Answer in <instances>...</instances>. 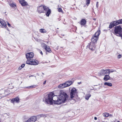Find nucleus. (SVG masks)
<instances>
[{"label": "nucleus", "mask_w": 122, "mask_h": 122, "mask_svg": "<svg viewBox=\"0 0 122 122\" xmlns=\"http://www.w3.org/2000/svg\"><path fill=\"white\" fill-rule=\"evenodd\" d=\"M9 5L11 7L13 8H16V5L14 3L12 2V3H10Z\"/></svg>", "instance_id": "f3484780"}, {"label": "nucleus", "mask_w": 122, "mask_h": 122, "mask_svg": "<svg viewBox=\"0 0 122 122\" xmlns=\"http://www.w3.org/2000/svg\"><path fill=\"white\" fill-rule=\"evenodd\" d=\"M1 121V120H0V122Z\"/></svg>", "instance_id": "09e8293b"}, {"label": "nucleus", "mask_w": 122, "mask_h": 122, "mask_svg": "<svg viewBox=\"0 0 122 122\" xmlns=\"http://www.w3.org/2000/svg\"><path fill=\"white\" fill-rule=\"evenodd\" d=\"M114 21L112 22H111L109 26V28L110 29H111L112 27H113L114 26H116V25H115L114 24Z\"/></svg>", "instance_id": "aec40b11"}, {"label": "nucleus", "mask_w": 122, "mask_h": 122, "mask_svg": "<svg viewBox=\"0 0 122 122\" xmlns=\"http://www.w3.org/2000/svg\"><path fill=\"white\" fill-rule=\"evenodd\" d=\"M8 26H9V27H10V28H13V27L11 26L10 25V24L8 23Z\"/></svg>", "instance_id": "f704fd0d"}, {"label": "nucleus", "mask_w": 122, "mask_h": 122, "mask_svg": "<svg viewBox=\"0 0 122 122\" xmlns=\"http://www.w3.org/2000/svg\"><path fill=\"white\" fill-rule=\"evenodd\" d=\"M97 117H94V119L95 120H97Z\"/></svg>", "instance_id": "37998d69"}, {"label": "nucleus", "mask_w": 122, "mask_h": 122, "mask_svg": "<svg viewBox=\"0 0 122 122\" xmlns=\"http://www.w3.org/2000/svg\"><path fill=\"white\" fill-rule=\"evenodd\" d=\"M93 19L94 20H96V19H95V18Z\"/></svg>", "instance_id": "49530a36"}, {"label": "nucleus", "mask_w": 122, "mask_h": 122, "mask_svg": "<svg viewBox=\"0 0 122 122\" xmlns=\"http://www.w3.org/2000/svg\"><path fill=\"white\" fill-rule=\"evenodd\" d=\"M91 95L90 93H88L86 95L85 97V98L87 100H88L89 98L91 97Z\"/></svg>", "instance_id": "6ab92c4d"}, {"label": "nucleus", "mask_w": 122, "mask_h": 122, "mask_svg": "<svg viewBox=\"0 0 122 122\" xmlns=\"http://www.w3.org/2000/svg\"><path fill=\"white\" fill-rule=\"evenodd\" d=\"M20 2L22 6H24L27 5V3L24 0H20Z\"/></svg>", "instance_id": "f8f14e48"}, {"label": "nucleus", "mask_w": 122, "mask_h": 122, "mask_svg": "<svg viewBox=\"0 0 122 122\" xmlns=\"http://www.w3.org/2000/svg\"><path fill=\"white\" fill-rule=\"evenodd\" d=\"M65 83L60 84L58 86V87L59 88H63L66 87Z\"/></svg>", "instance_id": "a211bd4d"}, {"label": "nucleus", "mask_w": 122, "mask_h": 122, "mask_svg": "<svg viewBox=\"0 0 122 122\" xmlns=\"http://www.w3.org/2000/svg\"><path fill=\"white\" fill-rule=\"evenodd\" d=\"M77 90L73 87L70 89V95L71 99L75 100L77 97Z\"/></svg>", "instance_id": "f03ea898"}, {"label": "nucleus", "mask_w": 122, "mask_h": 122, "mask_svg": "<svg viewBox=\"0 0 122 122\" xmlns=\"http://www.w3.org/2000/svg\"><path fill=\"white\" fill-rule=\"evenodd\" d=\"M25 122H30L29 119H28L27 121H26Z\"/></svg>", "instance_id": "a19ab883"}, {"label": "nucleus", "mask_w": 122, "mask_h": 122, "mask_svg": "<svg viewBox=\"0 0 122 122\" xmlns=\"http://www.w3.org/2000/svg\"><path fill=\"white\" fill-rule=\"evenodd\" d=\"M41 46H42L45 49V48L46 46H47L44 43H43L41 44Z\"/></svg>", "instance_id": "2f4dec72"}, {"label": "nucleus", "mask_w": 122, "mask_h": 122, "mask_svg": "<svg viewBox=\"0 0 122 122\" xmlns=\"http://www.w3.org/2000/svg\"><path fill=\"white\" fill-rule=\"evenodd\" d=\"M40 53L42 55H43V53L42 51H41Z\"/></svg>", "instance_id": "c03bdc74"}, {"label": "nucleus", "mask_w": 122, "mask_h": 122, "mask_svg": "<svg viewBox=\"0 0 122 122\" xmlns=\"http://www.w3.org/2000/svg\"><path fill=\"white\" fill-rule=\"evenodd\" d=\"M109 75V74H107L104 76H105L103 79L104 80L107 81L110 79L111 77Z\"/></svg>", "instance_id": "ddd939ff"}, {"label": "nucleus", "mask_w": 122, "mask_h": 122, "mask_svg": "<svg viewBox=\"0 0 122 122\" xmlns=\"http://www.w3.org/2000/svg\"><path fill=\"white\" fill-rule=\"evenodd\" d=\"M107 74H108V69H102L98 73V75L100 76H104Z\"/></svg>", "instance_id": "39448f33"}, {"label": "nucleus", "mask_w": 122, "mask_h": 122, "mask_svg": "<svg viewBox=\"0 0 122 122\" xmlns=\"http://www.w3.org/2000/svg\"><path fill=\"white\" fill-rule=\"evenodd\" d=\"M98 2H97L96 3V7H97L98 8Z\"/></svg>", "instance_id": "e433bc0d"}, {"label": "nucleus", "mask_w": 122, "mask_h": 122, "mask_svg": "<svg viewBox=\"0 0 122 122\" xmlns=\"http://www.w3.org/2000/svg\"><path fill=\"white\" fill-rule=\"evenodd\" d=\"M91 90H97L96 89H95V88H94L93 87H92V88H91Z\"/></svg>", "instance_id": "ea45409f"}, {"label": "nucleus", "mask_w": 122, "mask_h": 122, "mask_svg": "<svg viewBox=\"0 0 122 122\" xmlns=\"http://www.w3.org/2000/svg\"><path fill=\"white\" fill-rule=\"evenodd\" d=\"M103 116L105 117H106L108 116L109 115V113H104L103 114Z\"/></svg>", "instance_id": "a878e982"}, {"label": "nucleus", "mask_w": 122, "mask_h": 122, "mask_svg": "<svg viewBox=\"0 0 122 122\" xmlns=\"http://www.w3.org/2000/svg\"><path fill=\"white\" fill-rule=\"evenodd\" d=\"M117 122H120L119 121H118Z\"/></svg>", "instance_id": "de8ad7c7"}, {"label": "nucleus", "mask_w": 122, "mask_h": 122, "mask_svg": "<svg viewBox=\"0 0 122 122\" xmlns=\"http://www.w3.org/2000/svg\"><path fill=\"white\" fill-rule=\"evenodd\" d=\"M57 9L58 10L59 12H62V13H63V11L62 10V9L61 8H58Z\"/></svg>", "instance_id": "7c9ffc66"}, {"label": "nucleus", "mask_w": 122, "mask_h": 122, "mask_svg": "<svg viewBox=\"0 0 122 122\" xmlns=\"http://www.w3.org/2000/svg\"><path fill=\"white\" fill-rule=\"evenodd\" d=\"M22 68L21 67V66H20L18 68V69L19 70H20L21 69H22Z\"/></svg>", "instance_id": "4c0bfd02"}, {"label": "nucleus", "mask_w": 122, "mask_h": 122, "mask_svg": "<svg viewBox=\"0 0 122 122\" xmlns=\"http://www.w3.org/2000/svg\"><path fill=\"white\" fill-rule=\"evenodd\" d=\"M114 34L117 36L122 37V28L120 26H118L115 27Z\"/></svg>", "instance_id": "7ed1b4c3"}, {"label": "nucleus", "mask_w": 122, "mask_h": 122, "mask_svg": "<svg viewBox=\"0 0 122 122\" xmlns=\"http://www.w3.org/2000/svg\"><path fill=\"white\" fill-rule=\"evenodd\" d=\"M44 74L43 73H41V76H42V77H43L44 76Z\"/></svg>", "instance_id": "58836bf2"}, {"label": "nucleus", "mask_w": 122, "mask_h": 122, "mask_svg": "<svg viewBox=\"0 0 122 122\" xmlns=\"http://www.w3.org/2000/svg\"><path fill=\"white\" fill-rule=\"evenodd\" d=\"M73 81H66L65 83V85L66 86V87L67 86H70L71 85L72 83H73Z\"/></svg>", "instance_id": "4468645a"}, {"label": "nucleus", "mask_w": 122, "mask_h": 122, "mask_svg": "<svg viewBox=\"0 0 122 122\" xmlns=\"http://www.w3.org/2000/svg\"><path fill=\"white\" fill-rule=\"evenodd\" d=\"M47 11V12L46 13V15L47 16H48L49 14L51 13V11L50 10H49Z\"/></svg>", "instance_id": "bb28decb"}, {"label": "nucleus", "mask_w": 122, "mask_h": 122, "mask_svg": "<svg viewBox=\"0 0 122 122\" xmlns=\"http://www.w3.org/2000/svg\"><path fill=\"white\" fill-rule=\"evenodd\" d=\"M108 74L109 75V74L110 73H112V72H113L116 71L115 70H111L109 69H108Z\"/></svg>", "instance_id": "cd10ccee"}, {"label": "nucleus", "mask_w": 122, "mask_h": 122, "mask_svg": "<svg viewBox=\"0 0 122 122\" xmlns=\"http://www.w3.org/2000/svg\"><path fill=\"white\" fill-rule=\"evenodd\" d=\"M26 56L27 60H30L33 57L34 54L33 52L29 53L26 54Z\"/></svg>", "instance_id": "0eeeda50"}, {"label": "nucleus", "mask_w": 122, "mask_h": 122, "mask_svg": "<svg viewBox=\"0 0 122 122\" xmlns=\"http://www.w3.org/2000/svg\"><path fill=\"white\" fill-rule=\"evenodd\" d=\"M0 23L3 26L5 27L6 26V23L2 19H0Z\"/></svg>", "instance_id": "dca6fc26"}, {"label": "nucleus", "mask_w": 122, "mask_h": 122, "mask_svg": "<svg viewBox=\"0 0 122 122\" xmlns=\"http://www.w3.org/2000/svg\"><path fill=\"white\" fill-rule=\"evenodd\" d=\"M86 23V20L84 19H82L79 22L80 24L82 25H84Z\"/></svg>", "instance_id": "2eb2a0df"}, {"label": "nucleus", "mask_w": 122, "mask_h": 122, "mask_svg": "<svg viewBox=\"0 0 122 122\" xmlns=\"http://www.w3.org/2000/svg\"><path fill=\"white\" fill-rule=\"evenodd\" d=\"M46 81H45L44 82H43V84H45L46 83Z\"/></svg>", "instance_id": "79ce46f5"}, {"label": "nucleus", "mask_w": 122, "mask_h": 122, "mask_svg": "<svg viewBox=\"0 0 122 122\" xmlns=\"http://www.w3.org/2000/svg\"><path fill=\"white\" fill-rule=\"evenodd\" d=\"M37 11L40 13L44 12V6L42 5L39 6L38 8Z\"/></svg>", "instance_id": "9d476101"}, {"label": "nucleus", "mask_w": 122, "mask_h": 122, "mask_svg": "<svg viewBox=\"0 0 122 122\" xmlns=\"http://www.w3.org/2000/svg\"><path fill=\"white\" fill-rule=\"evenodd\" d=\"M100 34V30H98L95 34L94 35L92 36L91 42L95 44L96 43L98 39L99 36Z\"/></svg>", "instance_id": "20e7f679"}, {"label": "nucleus", "mask_w": 122, "mask_h": 122, "mask_svg": "<svg viewBox=\"0 0 122 122\" xmlns=\"http://www.w3.org/2000/svg\"><path fill=\"white\" fill-rule=\"evenodd\" d=\"M49 10V9H48V7L45 6H44V11L45 10L46 11H48V10Z\"/></svg>", "instance_id": "c756f323"}, {"label": "nucleus", "mask_w": 122, "mask_h": 122, "mask_svg": "<svg viewBox=\"0 0 122 122\" xmlns=\"http://www.w3.org/2000/svg\"><path fill=\"white\" fill-rule=\"evenodd\" d=\"M8 88H9V89H12L14 88L13 86L12 83H10V84H9V85H8Z\"/></svg>", "instance_id": "b1692460"}, {"label": "nucleus", "mask_w": 122, "mask_h": 122, "mask_svg": "<svg viewBox=\"0 0 122 122\" xmlns=\"http://www.w3.org/2000/svg\"><path fill=\"white\" fill-rule=\"evenodd\" d=\"M90 0H86V2L87 4H88V5L90 4Z\"/></svg>", "instance_id": "473e14b6"}, {"label": "nucleus", "mask_w": 122, "mask_h": 122, "mask_svg": "<svg viewBox=\"0 0 122 122\" xmlns=\"http://www.w3.org/2000/svg\"><path fill=\"white\" fill-rule=\"evenodd\" d=\"M97 85H96L95 86H97Z\"/></svg>", "instance_id": "3c124183"}, {"label": "nucleus", "mask_w": 122, "mask_h": 122, "mask_svg": "<svg viewBox=\"0 0 122 122\" xmlns=\"http://www.w3.org/2000/svg\"><path fill=\"white\" fill-rule=\"evenodd\" d=\"M45 50L47 51L50 53L51 52V50L49 47L48 46H46L45 48Z\"/></svg>", "instance_id": "412c9836"}, {"label": "nucleus", "mask_w": 122, "mask_h": 122, "mask_svg": "<svg viewBox=\"0 0 122 122\" xmlns=\"http://www.w3.org/2000/svg\"><path fill=\"white\" fill-rule=\"evenodd\" d=\"M28 60L26 61V63L27 64L31 65H36L38 64L35 60Z\"/></svg>", "instance_id": "423d86ee"}, {"label": "nucleus", "mask_w": 122, "mask_h": 122, "mask_svg": "<svg viewBox=\"0 0 122 122\" xmlns=\"http://www.w3.org/2000/svg\"><path fill=\"white\" fill-rule=\"evenodd\" d=\"M39 31L40 32L42 33H46L47 31L45 29H40Z\"/></svg>", "instance_id": "4be33fe9"}, {"label": "nucleus", "mask_w": 122, "mask_h": 122, "mask_svg": "<svg viewBox=\"0 0 122 122\" xmlns=\"http://www.w3.org/2000/svg\"><path fill=\"white\" fill-rule=\"evenodd\" d=\"M121 55L120 54L119 55L117 56V58L118 59H119L121 57Z\"/></svg>", "instance_id": "72a5a7b5"}, {"label": "nucleus", "mask_w": 122, "mask_h": 122, "mask_svg": "<svg viewBox=\"0 0 122 122\" xmlns=\"http://www.w3.org/2000/svg\"><path fill=\"white\" fill-rule=\"evenodd\" d=\"M59 93L60 94L58 97L53 96L54 94L52 93L48 94L47 97L46 98V102L50 104H53V102L54 104H60L65 102L68 98L67 95L63 91H60Z\"/></svg>", "instance_id": "f257e3e1"}, {"label": "nucleus", "mask_w": 122, "mask_h": 122, "mask_svg": "<svg viewBox=\"0 0 122 122\" xmlns=\"http://www.w3.org/2000/svg\"><path fill=\"white\" fill-rule=\"evenodd\" d=\"M104 85L110 86H112V84L110 82H105L104 83Z\"/></svg>", "instance_id": "5701e85b"}, {"label": "nucleus", "mask_w": 122, "mask_h": 122, "mask_svg": "<svg viewBox=\"0 0 122 122\" xmlns=\"http://www.w3.org/2000/svg\"><path fill=\"white\" fill-rule=\"evenodd\" d=\"M36 120L37 119H39L42 117H43L44 115L43 114L40 115L36 116Z\"/></svg>", "instance_id": "393cba45"}, {"label": "nucleus", "mask_w": 122, "mask_h": 122, "mask_svg": "<svg viewBox=\"0 0 122 122\" xmlns=\"http://www.w3.org/2000/svg\"><path fill=\"white\" fill-rule=\"evenodd\" d=\"M20 99L19 97H17L12 99L11 100V102L12 103H14V102L18 103L20 102Z\"/></svg>", "instance_id": "1a4fd4ad"}, {"label": "nucleus", "mask_w": 122, "mask_h": 122, "mask_svg": "<svg viewBox=\"0 0 122 122\" xmlns=\"http://www.w3.org/2000/svg\"><path fill=\"white\" fill-rule=\"evenodd\" d=\"M36 87V86L35 85H32V86H29L26 87H25L26 88H27L28 89H30V88H35V87Z\"/></svg>", "instance_id": "c85d7f7f"}, {"label": "nucleus", "mask_w": 122, "mask_h": 122, "mask_svg": "<svg viewBox=\"0 0 122 122\" xmlns=\"http://www.w3.org/2000/svg\"><path fill=\"white\" fill-rule=\"evenodd\" d=\"M114 24L116 25L119 24H122V19H119L118 20L114 21Z\"/></svg>", "instance_id": "9b49d317"}, {"label": "nucleus", "mask_w": 122, "mask_h": 122, "mask_svg": "<svg viewBox=\"0 0 122 122\" xmlns=\"http://www.w3.org/2000/svg\"><path fill=\"white\" fill-rule=\"evenodd\" d=\"M25 66V64H23L21 65V66L22 68L24 67Z\"/></svg>", "instance_id": "c9c22d12"}, {"label": "nucleus", "mask_w": 122, "mask_h": 122, "mask_svg": "<svg viewBox=\"0 0 122 122\" xmlns=\"http://www.w3.org/2000/svg\"><path fill=\"white\" fill-rule=\"evenodd\" d=\"M95 43L93 42H91L87 46V47L89 48L90 49L92 50H94L95 48Z\"/></svg>", "instance_id": "6e6552de"}, {"label": "nucleus", "mask_w": 122, "mask_h": 122, "mask_svg": "<svg viewBox=\"0 0 122 122\" xmlns=\"http://www.w3.org/2000/svg\"><path fill=\"white\" fill-rule=\"evenodd\" d=\"M58 6L59 7V5H58Z\"/></svg>", "instance_id": "8fccbe9b"}, {"label": "nucleus", "mask_w": 122, "mask_h": 122, "mask_svg": "<svg viewBox=\"0 0 122 122\" xmlns=\"http://www.w3.org/2000/svg\"><path fill=\"white\" fill-rule=\"evenodd\" d=\"M101 86H100L99 87H98L99 89H100L101 88Z\"/></svg>", "instance_id": "a18cd8bd"}]
</instances>
